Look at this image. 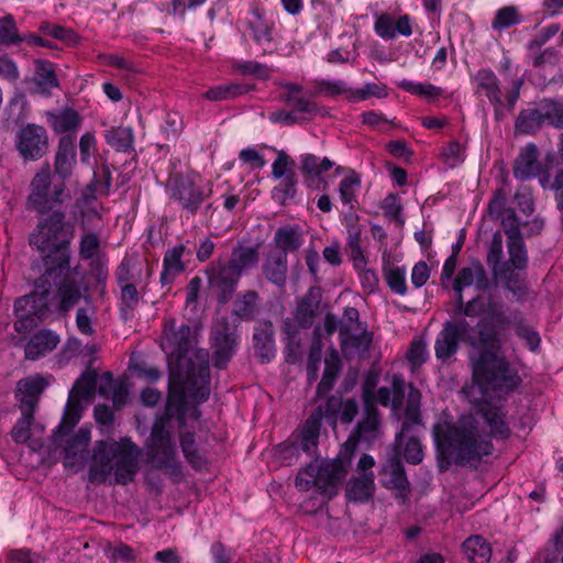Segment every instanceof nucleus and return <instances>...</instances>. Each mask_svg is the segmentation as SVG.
<instances>
[{
  "mask_svg": "<svg viewBox=\"0 0 563 563\" xmlns=\"http://www.w3.org/2000/svg\"><path fill=\"white\" fill-rule=\"evenodd\" d=\"M422 427L419 409L413 406H408L405 410L401 430L397 433V440L400 441L406 434L420 435Z\"/></svg>",
  "mask_w": 563,
  "mask_h": 563,
  "instance_id": "55",
  "label": "nucleus"
},
{
  "mask_svg": "<svg viewBox=\"0 0 563 563\" xmlns=\"http://www.w3.org/2000/svg\"><path fill=\"white\" fill-rule=\"evenodd\" d=\"M67 195L65 185H54L51 191V174L42 170L37 173L31 183V194L27 197V209L40 214H46L55 205L62 203Z\"/></svg>",
  "mask_w": 563,
  "mask_h": 563,
  "instance_id": "12",
  "label": "nucleus"
},
{
  "mask_svg": "<svg viewBox=\"0 0 563 563\" xmlns=\"http://www.w3.org/2000/svg\"><path fill=\"white\" fill-rule=\"evenodd\" d=\"M345 473L344 465L339 459L330 461L316 459L298 472L295 485L301 492L316 487L321 494L332 497L336 494V488Z\"/></svg>",
  "mask_w": 563,
  "mask_h": 563,
  "instance_id": "8",
  "label": "nucleus"
},
{
  "mask_svg": "<svg viewBox=\"0 0 563 563\" xmlns=\"http://www.w3.org/2000/svg\"><path fill=\"white\" fill-rule=\"evenodd\" d=\"M208 279L218 289V300L227 303L236 290L241 275L228 262H212L207 268Z\"/></svg>",
  "mask_w": 563,
  "mask_h": 563,
  "instance_id": "16",
  "label": "nucleus"
},
{
  "mask_svg": "<svg viewBox=\"0 0 563 563\" xmlns=\"http://www.w3.org/2000/svg\"><path fill=\"white\" fill-rule=\"evenodd\" d=\"M52 285L57 286L56 296L59 300V311H69L78 303L82 296L80 285L76 280L69 278V271L60 276L56 273L48 275L47 267H44V273L35 283L36 291L45 290L48 296Z\"/></svg>",
  "mask_w": 563,
  "mask_h": 563,
  "instance_id": "13",
  "label": "nucleus"
},
{
  "mask_svg": "<svg viewBox=\"0 0 563 563\" xmlns=\"http://www.w3.org/2000/svg\"><path fill=\"white\" fill-rule=\"evenodd\" d=\"M276 246L287 255L288 252L297 251L303 242L302 234L297 227H280L274 236Z\"/></svg>",
  "mask_w": 563,
  "mask_h": 563,
  "instance_id": "42",
  "label": "nucleus"
},
{
  "mask_svg": "<svg viewBox=\"0 0 563 563\" xmlns=\"http://www.w3.org/2000/svg\"><path fill=\"white\" fill-rule=\"evenodd\" d=\"M387 95L388 93L386 90V86L378 85L375 82H367L364 85V87L351 91L350 98L353 101H363V100H367L371 97H376L379 99L385 98V97H387Z\"/></svg>",
  "mask_w": 563,
  "mask_h": 563,
  "instance_id": "62",
  "label": "nucleus"
},
{
  "mask_svg": "<svg viewBox=\"0 0 563 563\" xmlns=\"http://www.w3.org/2000/svg\"><path fill=\"white\" fill-rule=\"evenodd\" d=\"M383 485L395 492V497L406 504L410 495V483L398 454L390 456L382 467Z\"/></svg>",
  "mask_w": 563,
  "mask_h": 563,
  "instance_id": "18",
  "label": "nucleus"
},
{
  "mask_svg": "<svg viewBox=\"0 0 563 563\" xmlns=\"http://www.w3.org/2000/svg\"><path fill=\"white\" fill-rule=\"evenodd\" d=\"M280 181L272 190V199L280 206H285L294 199L297 194V178L294 170H289L287 176L279 178Z\"/></svg>",
  "mask_w": 563,
  "mask_h": 563,
  "instance_id": "47",
  "label": "nucleus"
},
{
  "mask_svg": "<svg viewBox=\"0 0 563 563\" xmlns=\"http://www.w3.org/2000/svg\"><path fill=\"white\" fill-rule=\"evenodd\" d=\"M46 386V380L41 376L21 379L18 383V391L22 394L21 401L23 408H32V410H34L37 397L43 393Z\"/></svg>",
  "mask_w": 563,
  "mask_h": 563,
  "instance_id": "39",
  "label": "nucleus"
},
{
  "mask_svg": "<svg viewBox=\"0 0 563 563\" xmlns=\"http://www.w3.org/2000/svg\"><path fill=\"white\" fill-rule=\"evenodd\" d=\"M522 22L519 9L516 5H507L498 9L492 21V27L501 32Z\"/></svg>",
  "mask_w": 563,
  "mask_h": 563,
  "instance_id": "48",
  "label": "nucleus"
},
{
  "mask_svg": "<svg viewBox=\"0 0 563 563\" xmlns=\"http://www.w3.org/2000/svg\"><path fill=\"white\" fill-rule=\"evenodd\" d=\"M251 16L249 26L253 41L262 48L263 55L272 54L277 47L273 35L274 23L265 19L267 15L258 10H254Z\"/></svg>",
  "mask_w": 563,
  "mask_h": 563,
  "instance_id": "19",
  "label": "nucleus"
},
{
  "mask_svg": "<svg viewBox=\"0 0 563 563\" xmlns=\"http://www.w3.org/2000/svg\"><path fill=\"white\" fill-rule=\"evenodd\" d=\"M341 358L336 350L332 349L325 356L324 372L320 383L317 386V395L325 396L333 388V385L341 372Z\"/></svg>",
  "mask_w": 563,
  "mask_h": 563,
  "instance_id": "34",
  "label": "nucleus"
},
{
  "mask_svg": "<svg viewBox=\"0 0 563 563\" xmlns=\"http://www.w3.org/2000/svg\"><path fill=\"white\" fill-rule=\"evenodd\" d=\"M508 261H504L500 269L525 271L528 266V252L522 236L507 239Z\"/></svg>",
  "mask_w": 563,
  "mask_h": 563,
  "instance_id": "35",
  "label": "nucleus"
},
{
  "mask_svg": "<svg viewBox=\"0 0 563 563\" xmlns=\"http://www.w3.org/2000/svg\"><path fill=\"white\" fill-rule=\"evenodd\" d=\"M161 347L168 364L174 367L169 378L170 389L178 385L183 406L187 398L206 401L210 395V367L207 355L197 356V362L186 356L192 347L191 329L187 323L177 324L167 320L164 325Z\"/></svg>",
  "mask_w": 563,
  "mask_h": 563,
  "instance_id": "2",
  "label": "nucleus"
},
{
  "mask_svg": "<svg viewBox=\"0 0 563 563\" xmlns=\"http://www.w3.org/2000/svg\"><path fill=\"white\" fill-rule=\"evenodd\" d=\"M397 86L404 91L427 100L435 102L445 96L444 89L430 82H416L409 79L398 81Z\"/></svg>",
  "mask_w": 563,
  "mask_h": 563,
  "instance_id": "38",
  "label": "nucleus"
},
{
  "mask_svg": "<svg viewBox=\"0 0 563 563\" xmlns=\"http://www.w3.org/2000/svg\"><path fill=\"white\" fill-rule=\"evenodd\" d=\"M265 278L275 286L283 288L287 282L288 263L285 253H271L263 264Z\"/></svg>",
  "mask_w": 563,
  "mask_h": 563,
  "instance_id": "26",
  "label": "nucleus"
},
{
  "mask_svg": "<svg viewBox=\"0 0 563 563\" xmlns=\"http://www.w3.org/2000/svg\"><path fill=\"white\" fill-rule=\"evenodd\" d=\"M233 313L242 320H254L258 313V294L247 290L239 295L234 301Z\"/></svg>",
  "mask_w": 563,
  "mask_h": 563,
  "instance_id": "44",
  "label": "nucleus"
},
{
  "mask_svg": "<svg viewBox=\"0 0 563 563\" xmlns=\"http://www.w3.org/2000/svg\"><path fill=\"white\" fill-rule=\"evenodd\" d=\"M357 412L358 406L355 399L343 400L341 397L331 396L310 413L292 434L291 440L298 445L300 453L313 457L318 451L322 420L324 419L332 429H335L339 420L342 423H351Z\"/></svg>",
  "mask_w": 563,
  "mask_h": 563,
  "instance_id": "5",
  "label": "nucleus"
},
{
  "mask_svg": "<svg viewBox=\"0 0 563 563\" xmlns=\"http://www.w3.org/2000/svg\"><path fill=\"white\" fill-rule=\"evenodd\" d=\"M472 366L475 380L493 390L509 393L521 384L517 369L496 349H481L472 360Z\"/></svg>",
  "mask_w": 563,
  "mask_h": 563,
  "instance_id": "6",
  "label": "nucleus"
},
{
  "mask_svg": "<svg viewBox=\"0 0 563 563\" xmlns=\"http://www.w3.org/2000/svg\"><path fill=\"white\" fill-rule=\"evenodd\" d=\"M179 442L186 461L194 470L201 471L207 467V459L197 446L195 433L180 432Z\"/></svg>",
  "mask_w": 563,
  "mask_h": 563,
  "instance_id": "37",
  "label": "nucleus"
},
{
  "mask_svg": "<svg viewBox=\"0 0 563 563\" xmlns=\"http://www.w3.org/2000/svg\"><path fill=\"white\" fill-rule=\"evenodd\" d=\"M81 117L75 110L66 108L58 112H48L47 122L55 133L74 135L81 124Z\"/></svg>",
  "mask_w": 563,
  "mask_h": 563,
  "instance_id": "27",
  "label": "nucleus"
},
{
  "mask_svg": "<svg viewBox=\"0 0 563 563\" xmlns=\"http://www.w3.org/2000/svg\"><path fill=\"white\" fill-rule=\"evenodd\" d=\"M274 325L271 321H261L254 327L253 345L262 363H269L276 356Z\"/></svg>",
  "mask_w": 563,
  "mask_h": 563,
  "instance_id": "20",
  "label": "nucleus"
},
{
  "mask_svg": "<svg viewBox=\"0 0 563 563\" xmlns=\"http://www.w3.org/2000/svg\"><path fill=\"white\" fill-rule=\"evenodd\" d=\"M172 429V416L169 409H167L153 423L147 442V456L156 468L166 474L178 476L181 474V462L179 461Z\"/></svg>",
  "mask_w": 563,
  "mask_h": 563,
  "instance_id": "7",
  "label": "nucleus"
},
{
  "mask_svg": "<svg viewBox=\"0 0 563 563\" xmlns=\"http://www.w3.org/2000/svg\"><path fill=\"white\" fill-rule=\"evenodd\" d=\"M407 358L413 368L422 366L429 358L427 343L423 340H413L410 343Z\"/></svg>",
  "mask_w": 563,
  "mask_h": 563,
  "instance_id": "60",
  "label": "nucleus"
},
{
  "mask_svg": "<svg viewBox=\"0 0 563 563\" xmlns=\"http://www.w3.org/2000/svg\"><path fill=\"white\" fill-rule=\"evenodd\" d=\"M32 81L33 88L31 92L45 97L51 96L52 90L59 85L55 70L52 65L45 60H38L36 63Z\"/></svg>",
  "mask_w": 563,
  "mask_h": 563,
  "instance_id": "29",
  "label": "nucleus"
},
{
  "mask_svg": "<svg viewBox=\"0 0 563 563\" xmlns=\"http://www.w3.org/2000/svg\"><path fill=\"white\" fill-rule=\"evenodd\" d=\"M516 335L525 342V345L533 353L541 350V336L539 332L525 322H519L515 329Z\"/></svg>",
  "mask_w": 563,
  "mask_h": 563,
  "instance_id": "58",
  "label": "nucleus"
},
{
  "mask_svg": "<svg viewBox=\"0 0 563 563\" xmlns=\"http://www.w3.org/2000/svg\"><path fill=\"white\" fill-rule=\"evenodd\" d=\"M40 219L36 230L30 236V244L40 252L47 274L63 275L70 271V243L75 224L66 221L62 210H52Z\"/></svg>",
  "mask_w": 563,
  "mask_h": 563,
  "instance_id": "3",
  "label": "nucleus"
},
{
  "mask_svg": "<svg viewBox=\"0 0 563 563\" xmlns=\"http://www.w3.org/2000/svg\"><path fill=\"white\" fill-rule=\"evenodd\" d=\"M398 446H404V457L412 465L420 464L423 460V450L420 442V435L406 434L400 441L396 439Z\"/></svg>",
  "mask_w": 563,
  "mask_h": 563,
  "instance_id": "49",
  "label": "nucleus"
},
{
  "mask_svg": "<svg viewBox=\"0 0 563 563\" xmlns=\"http://www.w3.org/2000/svg\"><path fill=\"white\" fill-rule=\"evenodd\" d=\"M384 275L393 292L401 296L407 292L406 269L404 267H385Z\"/></svg>",
  "mask_w": 563,
  "mask_h": 563,
  "instance_id": "57",
  "label": "nucleus"
},
{
  "mask_svg": "<svg viewBox=\"0 0 563 563\" xmlns=\"http://www.w3.org/2000/svg\"><path fill=\"white\" fill-rule=\"evenodd\" d=\"M476 92H484L492 104H499L501 98L500 82L490 68H481L473 76Z\"/></svg>",
  "mask_w": 563,
  "mask_h": 563,
  "instance_id": "30",
  "label": "nucleus"
},
{
  "mask_svg": "<svg viewBox=\"0 0 563 563\" xmlns=\"http://www.w3.org/2000/svg\"><path fill=\"white\" fill-rule=\"evenodd\" d=\"M59 343V336L52 330L36 332L26 343L24 352L27 360H38L53 351Z\"/></svg>",
  "mask_w": 563,
  "mask_h": 563,
  "instance_id": "24",
  "label": "nucleus"
},
{
  "mask_svg": "<svg viewBox=\"0 0 563 563\" xmlns=\"http://www.w3.org/2000/svg\"><path fill=\"white\" fill-rule=\"evenodd\" d=\"M470 324L464 319L445 321L434 341L435 358L442 364H449L455 358L460 343L467 334Z\"/></svg>",
  "mask_w": 563,
  "mask_h": 563,
  "instance_id": "14",
  "label": "nucleus"
},
{
  "mask_svg": "<svg viewBox=\"0 0 563 563\" xmlns=\"http://www.w3.org/2000/svg\"><path fill=\"white\" fill-rule=\"evenodd\" d=\"M494 277L499 282L504 289L509 291L514 299L518 302L528 300L530 295V286L526 279V275L517 269H495Z\"/></svg>",
  "mask_w": 563,
  "mask_h": 563,
  "instance_id": "22",
  "label": "nucleus"
},
{
  "mask_svg": "<svg viewBox=\"0 0 563 563\" xmlns=\"http://www.w3.org/2000/svg\"><path fill=\"white\" fill-rule=\"evenodd\" d=\"M142 456L141 449L129 438L120 441H98L95 444L92 461L88 472L90 482H106L113 472L117 484L133 482Z\"/></svg>",
  "mask_w": 563,
  "mask_h": 563,
  "instance_id": "4",
  "label": "nucleus"
},
{
  "mask_svg": "<svg viewBox=\"0 0 563 563\" xmlns=\"http://www.w3.org/2000/svg\"><path fill=\"white\" fill-rule=\"evenodd\" d=\"M539 150L534 143H528L516 157L512 172L516 179L526 181L541 172V163L538 159Z\"/></svg>",
  "mask_w": 563,
  "mask_h": 563,
  "instance_id": "21",
  "label": "nucleus"
},
{
  "mask_svg": "<svg viewBox=\"0 0 563 563\" xmlns=\"http://www.w3.org/2000/svg\"><path fill=\"white\" fill-rule=\"evenodd\" d=\"M238 334L231 330L229 322L225 321L218 324L212 330V363L213 366L222 369L224 368L235 353L238 345Z\"/></svg>",
  "mask_w": 563,
  "mask_h": 563,
  "instance_id": "17",
  "label": "nucleus"
},
{
  "mask_svg": "<svg viewBox=\"0 0 563 563\" xmlns=\"http://www.w3.org/2000/svg\"><path fill=\"white\" fill-rule=\"evenodd\" d=\"M255 87L254 84L249 82H229L211 87L203 97L211 101L231 100L255 90Z\"/></svg>",
  "mask_w": 563,
  "mask_h": 563,
  "instance_id": "32",
  "label": "nucleus"
},
{
  "mask_svg": "<svg viewBox=\"0 0 563 563\" xmlns=\"http://www.w3.org/2000/svg\"><path fill=\"white\" fill-rule=\"evenodd\" d=\"M539 108L543 117L544 124H549L560 130L563 129V102L544 100Z\"/></svg>",
  "mask_w": 563,
  "mask_h": 563,
  "instance_id": "51",
  "label": "nucleus"
},
{
  "mask_svg": "<svg viewBox=\"0 0 563 563\" xmlns=\"http://www.w3.org/2000/svg\"><path fill=\"white\" fill-rule=\"evenodd\" d=\"M16 150L24 161H37L48 150V135L42 125L26 124L16 134Z\"/></svg>",
  "mask_w": 563,
  "mask_h": 563,
  "instance_id": "15",
  "label": "nucleus"
},
{
  "mask_svg": "<svg viewBox=\"0 0 563 563\" xmlns=\"http://www.w3.org/2000/svg\"><path fill=\"white\" fill-rule=\"evenodd\" d=\"M32 408H22V416L12 428L11 437L15 443H25L31 437V426L33 423Z\"/></svg>",
  "mask_w": 563,
  "mask_h": 563,
  "instance_id": "53",
  "label": "nucleus"
},
{
  "mask_svg": "<svg viewBox=\"0 0 563 563\" xmlns=\"http://www.w3.org/2000/svg\"><path fill=\"white\" fill-rule=\"evenodd\" d=\"M234 74L242 76H252L257 79H266L269 77V68L263 63L255 60H234L232 64Z\"/></svg>",
  "mask_w": 563,
  "mask_h": 563,
  "instance_id": "50",
  "label": "nucleus"
},
{
  "mask_svg": "<svg viewBox=\"0 0 563 563\" xmlns=\"http://www.w3.org/2000/svg\"><path fill=\"white\" fill-rule=\"evenodd\" d=\"M374 489V473L360 474L349 482L346 497L351 501L365 503L373 496Z\"/></svg>",
  "mask_w": 563,
  "mask_h": 563,
  "instance_id": "33",
  "label": "nucleus"
},
{
  "mask_svg": "<svg viewBox=\"0 0 563 563\" xmlns=\"http://www.w3.org/2000/svg\"><path fill=\"white\" fill-rule=\"evenodd\" d=\"M168 197L188 214H196L212 194V184L198 185L190 175L170 174L165 184Z\"/></svg>",
  "mask_w": 563,
  "mask_h": 563,
  "instance_id": "9",
  "label": "nucleus"
},
{
  "mask_svg": "<svg viewBox=\"0 0 563 563\" xmlns=\"http://www.w3.org/2000/svg\"><path fill=\"white\" fill-rule=\"evenodd\" d=\"M98 374L95 372H85L74 384L69 391L68 400L62 422L56 428L58 433H69L79 422L82 410L81 401H89L96 390Z\"/></svg>",
  "mask_w": 563,
  "mask_h": 563,
  "instance_id": "10",
  "label": "nucleus"
},
{
  "mask_svg": "<svg viewBox=\"0 0 563 563\" xmlns=\"http://www.w3.org/2000/svg\"><path fill=\"white\" fill-rule=\"evenodd\" d=\"M341 338L343 351L349 355L360 357L368 352L373 342V334L365 329L354 334H345V332L341 330Z\"/></svg>",
  "mask_w": 563,
  "mask_h": 563,
  "instance_id": "36",
  "label": "nucleus"
},
{
  "mask_svg": "<svg viewBox=\"0 0 563 563\" xmlns=\"http://www.w3.org/2000/svg\"><path fill=\"white\" fill-rule=\"evenodd\" d=\"M379 416L377 409L366 399L365 417L356 424L352 438L357 442L371 443L378 435Z\"/></svg>",
  "mask_w": 563,
  "mask_h": 563,
  "instance_id": "25",
  "label": "nucleus"
},
{
  "mask_svg": "<svg viewBox=\"0 0 563 563\" xmlns=\"http://www.w3.org/2000/svg\"><path fill=\"white\" fill-rule=\"evenodd\" d=\"M476 279L475 263L472 266L463 267L453 282V290L455 292L456 305L463 307V289L472 286Z\"/></svg>",
  "mask_w": 563,
  "mask_h": 563,
  "instance_id": "56",
  "label": "nucleus"
},
{
  "mask_svg": "<svg viewBox=\"0 0 563 563\" xmlns=\"http://www.w3.org/2000/svg\"><path fill=\"white\" fill-rule=\"evenodd\" d=\"M16 321L14 329L19 333H29L47 316V294L35 291L20 297L14 302Z\"/></svg>",
  "mask_w": 563,
  "mask_h": 563,
  "instance_id": "11",
  "label": "nucleus"
},
{
  "mask_svg": "<svg viewBox=\"0 0 563 563\" xmlns=\"http://www.w3.org/2000/svg\"><path fill=\"white\" fill-rule=\"evenodd\" d=\"M483 421L489 428V434L481 433L473 418H465L456 424L434 427V441L442 463L460 466L477 465L483 456L494 450L492 438L506 440L511 435L507 410L503 406L485 404L478 410Z\"/></svg>",
  "mask_w": 563,
  "mask_h": 563,
  "instance_id": "1",
  "label": "nucleus"
},
{
  "mask_svg": "<svg viewBox=\"0 0 563 563\" xmlns=\"http://www.w3.org/2000/svg\"><path fill=\"white\" fill-rule=\"evenodd\" d=\"M22 40L18 34V29L13 16L7 14L0 19V42L5 45L18 44Z\"/></svg>",
  "mask_w": 563,
  "mask_h": 563,
  "instance_id": "59",
  "label": "nucleus"
},
{
  "mask_svg": "<svg viewBox=\"0 0 563 563\" xmlns=\"http://www.w3.org/2000/svg\"><path fill=\"white\" fill-rule=\"evenodd\" d=\"M463 551L471 563H489L492 549L481 536H473L463 542Z\"/></svg>",
  "mask_w": 563,
  "mask_h": 563,
  "instance_id": "40",
  "label": "nucleus"
},
{
  "mask_svg": "<svg viewBox=\"0 0 563 563\" xmlns=\"http://www.w3.org/2000/svg\"><path fill=\"white\" fill-rule=\"evenodd\" d=\"M543 125V117L540 108H528L521 110L515 122L516 131L526 135L537 133Z\"/></svg>",
  "mask_w": 563,
  "mask_h": 563,
  "instance_id": "41",
  "label": "nucleus"
},
{
  "mask_svg": "<svg viewBox=\"0 0 563 563\" xmlns=\"http://www.w3.org/2000/svg\"><path fill=\"white\" fill-rule=\"evenodd\" d=\"M76 137L74 135H63L58 142V150L55 157V173L66 179L71 175L76 165Z\"/></svg>",
  "mask_w": 563,
  "mask_h": 563,
  "instance_id": "23",
  "label": "nucleus"
},
{
  "mask_svg": "<svg viewBox=\"0 0 563 563\" xmlns=\"http://www.w3.org/2000/svg\"><path fill=\"white\" fill-rule=\"evenodd\" d=\"M361 228L357 224V217L353 213L349 216L347 224V239L346 244L351 251L353 260L356 262L358 258L363 260V251L361 247Z\"/></svg>",
  "mask_w": 563,
  "mask_h": 563,
  "instance_id": "54",
  "label": "nucleus"
},
{
  "mask_svg": "<svg viewBox=\"0 0 563 563\" xmlns=\"http://www.w3.org/2000/svg\"><path fill=\"white\" fill-rule=\"evenodd\" d=\"M504 256L503 250V236L500 232H496L493 235L490 241L488 252H487V263L492 267L493 275L495 274V269H499L500 265L504 263L501 261Z\"/></svg>",
  "mask_w": 563,
  "mask_h": 563,
  "instance_id": "61",
  "label": "nucleus"
},
{
  "mask_svg": "<svg viewBox=\"0 0 563 563\" xmlns=\"http://www.w3.org/2000/svg\"><path fill=\"white\" fill-rule=\"evenodd\" d=\"M300 164L303 173L314 176L321 175L334 165L328 157L321 158L310 153L300 156Z\"/></svg>",
  "mask_w": 563,
  "mask_h": 563,
  "instance_id": "52",
  "label": "nucleus"
},
{
  "mask_svg": "<svg viewBox=\"0 0 563 563\" xmlns=\"http://www.w3.org/2000/svg\"><path fill=\"white\" fill-rule=\"evenodd\" d=\"M260 260L258 250L255 246L236 245L233 247L228 263L241 276L256 267Z\"/></svg>",
  "mask_w": 563,
  "mask_h": 563,
  "instance_id": "31",
  "label": "nucleus"
},
{
  "mask_svg": "<svg viewBox=\"0 0 563 563\" xmlns=\"http://www.w3.org/2000/svg\"><path fill=\"white\" fill-rule=\"evenodd\" d=\"M375 33L385 41L396 37L395 20L390 14L383 13L375 20Z\"/></svg>",
  "mask_w": 563,
  "mask_h": 563,
  "instance_id": "64",
  "label": "nucleus"
},
{
  "mask_svg": "<svg viewBox=\"0 0 563 563\" xmlns=\"http://www.w3.org/2000/svg\"><path fill=\"white\" fill-rule=\"evenodd\" d=\"M361 188V177L354 170L343 177L339 184L340 200L344 206H349L350 211L357 205V191Z\"/></svg>",
  "mask_w": 563,
  "mask_h": 563,
  "instance_id": "45",
  "label": "nucleus"
},
{
  "mask_svg": "<svg viewBox=\"0 0 563 563\" xmlns=\"http://www.w3.org/2000/svg\"><path fill=\"white\" fill-rule=\"evenodd\" d=\"M93 307H80L76 312V327L77 330L84 335H92L95 329L92 327V318L95 317Z\"/></svg>",
  "mask_w": 563,
  "mask_h": 563,
  "instance_id": "63",
  "label": "nucleus"
},
{
  "mask_svg": "<svg viewBox=\"0 0 563 563\" xmlns=\"http://www.w3.org/2000/svg\"><path fill=\"white\" fill-rule=\"evenodd\" d=\"M185 251L186 246L179 244L165 252L163 258V271L161 273V283L163 285L172 284L176 276L185 272L186 266L181 260Z\"/></svg>",
  "mask_w": 563,
  "mask_h": 563,
  "instance_id": "28",
  "label": "nucleus"
},
{
  "mask_svg": "<svg viewBox=\"0 0 563 563\" xmlns=\"http://www.w3.org/2000/svg\"><path fill=\"white\" fill-rule=\"evenodd\" d=\"M311 84L313 87L310 91L311 97L324 96L333 98L351 91L346 81L341 79H313Z\"/></svg>",
  "mask_w": 563,
  "mask_h": 563,
  "instance_id": "46",
  "label": "nucleus"
},
{
  "mask_svg": "<svg viewBox=\"0 0 563 563\" xmlns=\"http://www.w3.org/2000/svg\"><path fill=\"white\" fill-rule=\"evenodd\" d=\"M107 143L118 152L128 153L133 150L134 132L129 126L111 128L104 134Z\"/></svg>",
  "mask_w": 563,
  "mask_h": 563,
  "instance_id": "43",
  "label": "nucleus"
}]
</instances>
